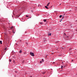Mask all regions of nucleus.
I'll return each instance as SVG.
<instances>
[{
	"instance_id": "13",
	"label": "nucleus",
	"mask_w": 77,
	"mask_h": 77,
	"mask_svg": "<svg viewBox=\"0 0 77 77\" xmlns=\"http://www.w3.org/2000/svg\"><path fill=\"white\" fill-rule=\"evenodd\" d=\"M42 62H44V59H42Z\"/></svg>"
},
{
	"instance_id": "6",
	"label": "nucleus",
	"mask_w": 77,
	"mask_h": 77,
	"mask_svg": "<svg viewBox=\"0 0 77 77\" xmlns=\"http://www.w3.org/2000/svg\"><path fill=\"white\" fill-rule=\"evenodd\" d=\"M48 35H49L50 36H51V33H50L49 34H48Z\"/></svg>"
},
{
	"instance_id": "22",
	"label": "nucleus",
	"mask_w": 77,
	"mask_h": 77,
	"mask_svg": "<svg viewBox=\"0 0 77 77\" xmlns=\"http://www.w3.org/2000/svg\"><path fill=\"white\" fill-rule=\"evenodd\" d=\"M26 44L27 45V43H26Z\"/></svg>"
},
{
	"instance_id": "7",
	"label": "nucleus",
	"mask_w": 77,
	"mask_h": 77,
	"mask_svg": "<svg viewBox=\"0 0 77 77\" xmlns=\"http://www.w3.org/2000/svg\"><path fill=\"white\" fill-rule=\"evenodd\" d=\"M0 43L1 44H2V41H0Z\"/></svg>"
},
{
	"instance_id": "20",
	"label": "nucleus",
	"mask_w": 77,
	"mask_h": 77,
	"mask_svg": "<svg viewBox=\"0 0 77 77\" xmlns=\"http://www.w3.org/2000/svg\"><path fill=\"white\" fill-rule=\"evenodd\" d=\"M61 21H60V22H61Z\"/></svg>"
},
{
	"instance_id": "16",
	"label": "nucleus",
	"mask_w": 77,
	"mask_h": 77,
	"mask_svg": "<svg viewBox=\"0 0 77 77\" xmlns=\"http://www.w3.org/2000/svg\"><path fill=\"white\" fill-rule=\"evenodd\" d=\"M9 61L10 62H11V60H9Z\"/></svg>"
},
{
	"instance_id": "4",
	"label": "nucleus",
	"mask_w": 77,
	"mask_h": 77,
	"mask_svg": "<svg viewBox=\"0 0 77 77\" xmlns=\"http://www.w3.org/2000/svg\"><path fill=\"white\" fill-rule=\"evenodd\" d=\"M63 66H62L61 68V69H63Z\"/></svg>"
},
{
	"instance_id": "1",
	"label": "nucleus",
	"mask_w": 77,
	"mask_h": 77,
	"mask_svg": "<svg viewBox=\"0 0 77 77\" xmlns=\"http://www.w3.org/2000/svg\"><path fill=\"white\" fill-rule=\"evenodd\" d=\"M30 54L32 56H35L34 55V53H33L30 52Z\"/></svg>"
},
{
	"instance_id": "10",
	"label": "nucleus",
	"mask_w": 77,
	"mask_h": 77,
	"mask_svg": "<svg viewBox=\"0 0 77 77\" xmlns=\"http://www.w3.org/2000/svg\"><path fill=\"white\" fill-rule=\"evenodd\" d=\"M13 28H14V27L13 26H11V29H13Z\"/></svg>"
},
{
	"instance_id": "18",
	"label": "nucleus",
	"mask_w": 77,
	"mask_h": 77,
	"mask_svg": "<svg viewBox=\"0 0 77 77\" xmlns=\"http://www.w3.org/2000/svg\"><path fill=\"white\" fill-rule=\"evenodd\" d=\"M73 60H72V62H73Z\"/></svg>"
},
{
	"instance_id": "5",
	"label": "nucleus",
	"mask_w": 77,
	"mask_h": 77,
	"mask_svg": "<svg viewBox=\"0 0 77 77\" xmlns=\"http://www.w3.org/2000/svg\"><path fill=\"white\" fill-rule=\"evenodd\" d=\"M45 8H46V9H48V7L47 6H45Z\"/></svg>"
},
{
	"instance_id": "23",
	"label": "nucleus",
	"mask_w": 77,
	"mask_h": 77,
	"mask_svg": "<svg viewBox=\"0 0 77 77\" xmlns=\"http://www.w3.org/2000/svg\"><path fill=\"white\" fill-rule=\"evenodd\" d=\"M65 35V33H64Z\"/></svg>"
},
{
	"instance_id": "12",
	"label": "nucleus",
	"mask_w": 77,
	"mask_h": 77,
	"mask_svg": "<svg viewBox=\"0 0 77 77\" xmlns=\"http://www.w3.org/2000/svg\"><path fill=\"white\" fill-rule=\"evenodd\" d=\"M64 18V16L63 17L62 19H61V20H62V19H63Z\"/></svg>"
},
{
	"instance_id": "17",
	"label": "nucleus",
	"mask_w": 77,
	"mask_h": 77,
	"mask_svg": "<svg viewBox=\"0 0 77 77\" xmlns=\"http://www.w3.org/2000/svg\"><path fill=\"white\" fill-rule=\"evenodd\" d=\"M7 48H5V50H6Z\"/></svg>"
},
{
	"instance_id": "25",
	"label": "nucleus",
	"mask_w": 77,
	"mask_h": 77,
	"mask_svg": "<svg viewBox=\"0 0 77 77\" xmlns=\"http://www.w3.org/2000/svg\"><path fill=\"white\" fill-rule=\"evenodd\" d=\"M67 62L68 63V62Z\"/></svg>"
},
{
	"instance_id": "8",
	"label": "nucleus",
	"mask_w": 77,
	"mask_h": 77,
	"mask_svg": "<svg viewBox=\"0 0 77 77\" xmlns=\"http://www.w3.org/2000/svg\"><path fill=\"white\" fill-rule=\"evenodd\" d=\"M20 53H22V51L21 50H20V51H19Z\"/></svg>"
},
{
	"instance_id": "14",
	"label": "nucleus",
	"mask_w": 77,
	"mask_h": 77,
	"mask_svg": "<svg viewBox=\"0 0 77 77\" xmlns=\"http://www.w3.org/2000/svg\"><path fill=\"white\" fill-rule=\"evenodd\" d=\"M26 17H29V16L26 15Z\"/></svg>"
},
{
	"instance_id": "19",
	"label": "nucleus",
	"mask_w": 77,
	"mask_h": 77,
	"mask_svg": "<svg viewBox=\"0 0 77 77\" xmlns=\"http://www.w3.org/2000/svg\"><path fill=\"white\" fill-rule=\"evenodd\" d=\"M62 63H63V62H62Z\"/></svg>"
},
{
	"instance_id": "15",
	"label": "nucleus",
	"mask_w": 77,
	"mask_h": 77,
	"mask_svg": "<svg viewBox=\"0 0 77 77\" xmlns=\"http://www.w3.org/2000/svg\"><path fill=\"white\" fill-rule=\"evenodd\" d=\"M40 63H42V61H41L40 62Z\"/></svg>"
},
{
	"instance_id": "11",
	"label": "nucleus",
	"mask_w": 77,
	"mask_h": 77,
	"mask_svg": "<svg viewBox=\"0 0 77 77\" xmlns=\"http://www.w3.org/2000/svg\"><path fill=\"white\" fill-rule=\"evenodd\" d=\"M62 17V15H60V18H61Z\"/></svg>"
},
{
	"instance_id": "2",
	"label": "nucleus",
	"mask_w": 77,
	"mask_h": 77,
	"mask_svg": "<svg viewBox=\"0 0 77 77\" xmlns=\"http://www.w3.org/2000/svg\"><path fill=\"white\" fill-rule=\"evenodd\" d=\"M47 19H44L43 20V21H44V22H46L47 21Z\"/></svg>"
},
{
	"instance_id": "26",
	"label": "nucleus",
	"mask_w": 77,
	"mask_h": 77,
	"mask_svg": "<svg viewBox=\"0 0 77 77\" xmlns=\"http://www.w3.org/2000/svg\"><path fill=\"white\" fill-rule=\"evenodd\" d=\"M44 77H45V76H44Z\"/></svg>"
},
{
	"instance_id": "24",
	"label": "nucleus",
	"mask_w": 77,
	"mask_h": 77,
	"mask_svg": "<svg viewBox=\"0 0 77 77\" xmlns=\"http://www.w3.org/2000/svg\"><path fill=\"white\" fill-rule=\"evenodd\" d=\"M65 35V33H64Z\"/></svg>"
},
{
	"instance_id": "3",
	"label": "nucleus",
	"mask_w": 77,
	"mask_h": 77,
	"mask_svg": "<svg viewBox=\"0 0 77 77\" xmlns=\"http://www.w3.org/2000/svg\"><path fill=\"white\" fill-rule=\"evenodd\" d=\"M50 2H48V3L47 4V6H49V5H50Z\"/></svg>"
},
{
	"instance_id": "21",
	"label": "nucleus",
	"mask_w": 77,
	"mask_h": 77,
	"mask_svg": "<svg viewBox=\"0 0 77 77\" xmlns=\"http://www.w3.org/2000/svg\"><path fill=\"white\" fill-rule=\"evenodd\" d=\"M13 32V33H14V32Z\"/></svg>"
},
{
	"instance_id": "9",
	"label": "nucleus",
	"mask_w": 77,
	"mask_h": 77,
	"mask_svg": "<svg viewBox=\"0 0 77 77\" xmlns=\"http://www.w3.org/2000/svg\"><path fill=\"white\" fill-rule=\"evenodd\" d=\"M40 24H41V25H42V23L40 22Z\"/></svg>"
}]
</instances>
